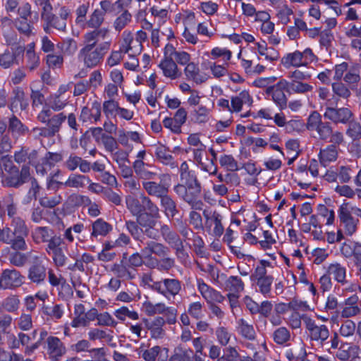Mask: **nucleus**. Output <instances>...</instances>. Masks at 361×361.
Listing matches in <instances>:
<instances>
[{"instance_id": "f257e3e1", "label": "nucleus", "mask_w": 361, "mask_h": 361, "mask_svg": "<svg viewBox=\"0 0 361 361\" xmlns=\"http://www.w3.org/2000/svg\"><path fill=\"white\" fill-rule=\"evenodd\" d=\"M338 229L344 237H352L358 231L361 208L350 202H343L338 209Z\"/></svg>"}, {"instance_id": "f03ea898", "label": "nucleus", "mask_w": 361, "mask_h": 361, "mask_svg": "<svg viewBox=\"0 0 361 361\" xmlns=\"http://www.w3.org/2000/svg\"><path fill=\"white\" fill-rule=\"evenodd\" d=\"M197 287L202 298L209 304V310L212 314L218 319H222L224 317V312L215 303L222 302L224 300V296L207 284L202 279H197Z\"/></svg>"}, {"instance_id": "7ed1b4c3", "label": "nucleus", "mask_w": 361, "mask_h": 361, "mask_svg": "<svg viewBox=\"0 0 361 361\" xmlns=\"http://www.w3.org/2000/svg\"><path fill=\"white\" fill-rule=\"evenodd\" d=\"M110 44L105 42L97 47H83L78 53V58L85 67L92 68L98 66L109 49Z\"/></svg>"}, {"instance_id": "20e7f679", "label": "nucleus", "mask_w": 361, "mask_h": 361, "mask_svg": "<svg viewBox=\"0 0 361 361\" xmlns=\"http://www.w3.org/2000/svg\"><path fill=\"white\" fill-rule=\"evenodd\" d=\"M317 59L310 48H306L302 51L296 50L285 54L281 59V64L286 68L290 67L299 68L307 66Z\"/></svg>"}, {"instance_id": "39448f33", "label": "nucleus", "mask_w": 361, "mask_h": 361, "mask_svg": "<svg viewBox=\"0 0 361 361\" xmlns=\"http://www.w3.org/2000/svg\"><path fill=\"white\" fill-rule=\"evenodd\" d=\"M302 322L308 331L310 340L324 345L330 336L329 328L324 324H317L308 315L302 317Z\"/></svg>"}, {"instance_id": "423d86ee", "label": "nucleus", "mask_w": 361, "mask_h": 361, "mask_svg": "<svg viewBox=\"0 0 361 361\" xmlns=\"http://www.w3.org/2000/svg\"><path fill=\"white\" fill-rule=\"evenodd\" d=\"M37 118L40 123L46 124L50 133L54 136L61 130L62 124L66 120V116L63 112L52 115L51 109L44 107L39 111Z\"/></svg>"}, {"instance_id": "0eeeda50", "label": "nucleus", "mask_w": 361, "mask_h": 361, "mask_svg": "<svg viewBox=\"0 0 361 361\" xmlns=\"http://www.w3.org/2000/svg\"><path fill=\"white\" fill-rule=\"evenodd\" d=\"M306 129L310 132H317L320 140L329 138L332 133L331 125L329 123L323 122L321 115L317 111H313L308 116Z\"/></svg>"}, {"instance_id": "6e6552de", "label": "nucleus", "mask_w": 361, "mask_h": 361, "mask_svg": "<svg viewBox=\"0 0 361 361\" xmlns=\"http://www.w3.org/2000/svg\"><path fill=\"white\" fill-rule=\"evenodd\" d=\"M159 183L155 181H143L142 187L150 196L162 197L169 192L170 188L171 176L166 173H161L158 176Z\"/></svg>"}, {"instance_id": "1a4fd4ad", "label": "nucleus", "mask_w": 361, "mask_h": 361, "mask_svg": "<svg viewBox=\"0 0 361 361\" xmlns=\"http://www.w3.org/2000/svg\"><path fill=\"white\" fill-rule=\"evenodd\" d=\"M11 226L13 228V234L16 237L13 246L20 250H27L25 238L29 233V229L25 221L20 216H15L11 219Z\"/></svg>"}, {"instance_id": "9d476101", "label": "nucleus", "mask_w": 361, "mask_h": 361, "mask_svg": "<svg viewBox=\"0 0 361 361\" xmlns=\"http://www.w3.org/2000/svg\"><path fill=\"white\" fill-rule=\"evenodd\" d=\"M287 80L281 79L275 85L267 88V94L271 96L272 101L280 110H283L287 107L288 99L285 94V91L288 93V87L286 85Z\"/></svg>"}, {"instance_id": "9b49d317", "label": "nucleus", "mask_w": 361, "mask_h": 361, "mask_svg": "<svg viewBox=\"0 0 361 361\" xmlns=\"http://www.w3.org/2000/svg\"><path fill=\"white\" fill-rule=\"evenodd\" d=\"M24 276L15 269H6L0 275V289L13 290L23 285Z\"/></svg>"}, {"instance_id": "f8f14e48", "label": "nucleus", "mask_w": 361, "mask_h": 361, "mask_svg": "<svg viewBox=\"0 0 361 361\" xmlns=\"http://www.w3.org/2000/svg\"><path fill=\"white\" fill-rule=\"evenodd\" d=\"M181 289V283L178 279H164L152 284V290L167 299L177 295Z\"/></svg>"}, {"instance_id": "ddd939ff", "label": "nucleus", "mask_w": 361, "mask_h": 361, "mask_svg": "<svg viewBox=\"0 0 361 361\" xmlns=\"http://www.w3.org/2000/svg\"><path fill=\"white\" fill-rule=\"evenodd\" d=\"M147 36L145 32L139 30L134 38L129 31H124L122 34L123 48L126 51H131L135 54H140L142 50V42L145 41Z\"/></svg>"}, {"instance_id": "4468645a", "label": "nucleus", "mask_w": 361, "mask_h": 361, "mask_svg": "<svg viewBox=\"0 0 361 361\" xmlns=\"http://www.w3.org/2000/svg\"><path fill=\"white\" fill-rule=\"evenodd\" d=\"M338 314L341 317L348 319L355 317L361 314V304L356 294L345 298L340 305Z\"/></svg>"}, {"instance_id": "2eb2a0df", "label": "nucleus", "mask_w": 361, "mask_h": 361, "mask_svg": "<svg viewBox=\"0 0 361 361\" xmlns=\"http://www.w3.org/2000/svg\"><path fill=\"white\" fill-rule=\"evenodd\" d=\"M193 159L197 167L200 170L205 171L210 176H214L217 172V166L214 164V159L206 158V161H203L204 154H206V146L195 147L192 152Z\"/></svg>"}, {"instance_id": "dca6fc26", "label": "nucleus", "mask_w": 361, "mask_h": 361, "mask_svg": "<svg viewBox=\"0 0 361 361\" xmlns=\"http://www.w3.org/2000/svg\"><path fill=\"white\" fill-rule=\"evenodd\" d=\"M203 216L205 219L206 227L209 229L212 228V235L215 237H220L224 231L222 224L223 216L217 211L212 209H204Z\"/></svg>"}, {"instance_id": "f3484780", "label": "nucleus", "mask_w": 361, "mask_h": 361, "mask_svg": "<svg viewBox=\"0 0 361 361\" xmlns=\"http://www.w3.org/2000/svg\"><path fill=\"white\" fill-rule=\"evenodd\" d=\"M174 192L187 202L192 209L202 210L204 206L203 202L199 199L197 194H194L192 190H189L184 184H178L173 188Z\"/></svg>"}, {"instance_id": "a211bd4d", "label": "nucleus", "mask_w": 361, "mask_h": 361, "mask_svg": "<svg viewBox=\"0 0 361 361\" xmlns=\"http://www.w3.org/2000/svg\"><path fill=\"white\" fill-rule=\"evenodd\" d=\"M324 116L326 118L336 123L346 124L350 121L353 116L352 111L347 107L326 108Z\"/></svg>"}, {"instance_id": "6ab92c4d", "label": "nucleus", "mask_w": 361, "mask_h": 361, "mask_svg": "<svg viewBox=\"0 0 361 361\" xmlns=\"http://www.w3.org/2000/svg\"><path fill=\"white\" fill-rule=\"evenodd\" d=\"M46 345L47 353L51 360H59L66 353L65 345L58 337H47Z\"/></svg>"}, {"instance_id": "aec40b11", "label": "nucleus", "mask_w": 361, "mask_h": 361, "mask_svg": "<svg viewBox=\"0 0 361 361\" xmlns=\"http://www.w3.org/2000/svg\"><path fill=\"white\" fill-rule=\"evenodd\" d=\"M323 269L338 283L341 285L347 283V268L344 264L333 261L326 264Z\"/></svg>"}, {"instance_id": "412c9836", "label": "nucleus", "mask_w": 361, "mask_h": 361, "mask_svg": "<svg viewBox=\"0 0 361 361\" xmlns=\"http://www.w3.org/2000/svg\"><path fill=\"white\" fill-rule=\"evenodd\" d=\"M159 226L160 227V232L164 240L171 247L176 250L177 253L182 251L183 245L182 240L179 235L167 224L159 222Z\"/></svg>"}, {"instance_id": "4be33fe9", "label": "nucleus", "mask_w": 361, "mask_h": 361, "mask_svg": "<svg viewBox=\"0 0 361 361\" xmlns=\"http://www.w3.org/2000/svg\"><path fill=\"white\" fill-rule=\"evenodd\" d=\"M154 219L148 218V215L141 216L137 219V223L143 228V233L149 238L156 241L161 236L159 223Z\"/></svg>"}, {"instance_id": "5701e85b", "label": "nucleus", "mask_w": 361, "mask_h": 361, "mask_svg": "<svg viewBox=\"0 0 361 361\" xmlns=\"http://www.w3.org/2000/svg\"><path fill=\"white\" fill-rule=\"evenodd\" d=\"M101 118V104L97 101H94L91 104V107L84 106L82 109L80 120L82 123H94L100 120Z\"/></svg>"}, {"instance_id": "b1692460", "label": "nucleus", "mask_w": 361, "mask_h": 361, "mask_svg": "<svg viewBox=\"0 0 361 361\" xmlns=\"http://www.w3.org/2000/svg\"><path fill=\"white\" fill-rule=\"evenodd\" d=\"M133 168L136 175L144 181H151L158 177L156 171L152 170L155 168L153 165L141 161H134Z\"/></svg>"}, {"instance_id": "393cba45", "label": "nucleus", "mask_w": 361, "mask_h": 361, "mask_svg": "<svg viewBox=\"0 0 361 361\" xmlns=\"http://www.w3.org/2000/svg\"><path fill=\"white\" fill-rule=\"evenodd\" d=\"M184 74L188 80H190L197 85L202 84L207 81L208 76L202 72L197 63L190 62L184 68Z\"/></svg>"}, {"instance_id": "a878e982", "label": "nucleus", "mask_w": 361, "mask_h": 361, "mask_svg": "<svg viewBox=\"0 0 361 361\" xmlns=\"http://www.w3.org/2000/svg\"><path fill=\"white\" fill-rule=\"evenodd\" d=\"M141 252L142 255H147V257L155 255L161 258L168 256L170 253V249L163 243L157 241H148L142 249Z\"/></svg>"}, {"instance_id": "bb28decb", "label": "nucleus", "mask_w": 361, "mask_h": 361, "mask_svg": "<svg viewBox=\"0 0 361 361\" xmlns=\"http://www.w3.org/2000/svg\"><path fill=\"white\" fill-rule=\"evenodd\" d=\"M142 357L145 361H167L169 349L155 345L143 351Z\"/></svg>"}, {"instance_id": "cd10ccee", "label": "nucleus", "mask_w": 361, "mask_h": 361, "mask_svg": "<svg viewBox=\"0 0 361 361\" xmlns=\"http://www.w3.org/2000/svg\"><path fill=\"white\" fill-rule=\"evenodd\" d=\"M252 102V99L248 91L243 90L231 98L230 113H238L242 110L243 105L250 106Z\"/></svg>"}, {"instance_id": "c85d7f7f", "label": "nucleus", "mask_w": 361, "mask_h": 361, "mask_svg": "<svg viewBox=\"0 0 361 361\" xmlns=\"http://www.w3.org/2000/svg\"><path fill=\"white\" fill-rule=\"evenodd\" d=\"M28 106V99L26 98L24 92L20 88L13 90V97L9 108L12 112H18L19 110H25Z\"/></svg>"}, {"instance_id": "c756f323", "label": "nucleus", "mask_w": 361, "mask_h": 361, "mask_svg": "<svg viewBox=\"0 0 361 361\" xmlns=\"http://www.w3.org/2000/svg\"><path fill=\"white\" fill-rule=\"evenodd\" d=\"M168 361H193V350L183 345L174 348Z\"/></svg>"}, {"instance_id": "7c9ffc66", "label": "nucleus", "mask_w": 361, "mask_h": 361, "mask_svg": "<svg viewBox=\"0 0 361 361\" xmlns=\"http://www.w3.org/2000/svg\"><path fill=\"white\" fill-rule=\"evenodd\" d=\"M47 276V269L42 264H32L28 269V279L37 285L44 282Z\"/></svg>"}, {"instance_id": "2f4dec72", "label": "nucleus", "mask_w": 361, "mask_h": 361, "mask_svg": "<svg viewBox=\"0 0 361 361\" xmlns=\"http://www.w3.org/2000/svg\"><path fill=\"white\" fill-rule=\"evenodd\" d=\"M54 231L49 226H37L31 233L33 241L37 244L47 243L54 235Z\"/></svg>"}, {"instance_id": "473e14b6", "label": "nucleus", "mask_w": 361, "mask_h": 361, "mask_svg": "<svg viewBox=\"0 0 361 361\" xmlns=\"http://www.w3.org/2000/svg\"><path fill=\"white\" fill-rule=\"evenodd\" d=\"M92 231L90 233L92 239L97 238L98 236L105 237L113 229L112 226L102 219H97L92 224Z\"/></svg>"}, {"instance_id": "72a5a7b5", "label": "nucleus", "mask_w": 361, "mask_h": 361, "mask_svg": "<svg viewBox=\"0 0 361 361\" xmlns=\"http://www.w3.org/2000/svg\"><path fill=\"white\" fill-rule=\"evenodd\" d=\"M236 330L242 337L249 341H253L256 338L253 325L243 318L236 320Z\"/></svg>"}, {"instance_id": "f704fd0d", "label": "nucleus", "mask_w": 361, "mask_h": 361, "mask_svg": "<svg viewBox=\"0 0 361 361\" xmlns=\"http://www.w3.org/2000/svg\"><path fill=\"white\" fill-rule=\"evenodd\" d=\"M111 271L122 281L132 280L136 276V271L130 270L127 264L115 263L111 267Z\"/></svg>"}, {"instance_id": "c9c22d12", "label": "nucleus", "mask_w": 361, "mask_h": 361, "mask_svg": "<svg viewBox=\"0 0 361 361\" xmlns=\"http://www.w3.org/2000/svg\"><path fill=\"white\" fill-rule=\"evenodd\" d=\"M288 94H305L313 90V86L304 81L287 80Z\"/></svg>"}, {"instance_id": "e433bc0d", "label": "nucleus", "mask_w": 361, "mask_h": 361, "mask_svg": "<svg viewBox=\"0 0 361 361\" xmlns=\"http://www.w3.org/2000/svg\"><path fill=\"white\" fill-rule=\"evenodd\" d=\"M165 77L171 80L176 79L179 76L178 66L173 59H163L159 65Z\"/></svg>"}, {"instance_id": "4c0bfd02", "label": "nucleus", "mask_w": 361, "mask_h": 361, "mask_svg": "<svg viewBox=\"0 0 361 361\" xmlns=\"http://www.w3.org/2000/svg\"><path fill=\"white\" fill-rule=\"evenodd\" d=\"M41 17L44 22L49 23L53 28L61 32H65L66 30V21L53 14L52 10L47 12H42Z\"/></svg>"}, {"instance_id": "58836bf2", "label": "nucleus", "mask_w": 361, "mask_h": 361, "mask_svg": "<svg viewBox=\"0 0 361 361\" xmlns=\"http://www.w3.org/2000/svg\"><path fill=\"white\" fill-rule=\"evenodd\" d=\"M160 205L168 219L173 218L178 213L176 202L168 193L160 198Z\"/></svg>"}, {"instance_id": "ea45409f", "label": "nucleus", "mask_w": 361, "mask_h": 361, "mask_svg": "<svg viewBox=\"0 0 361 361\" xmlns=\"http://www.w3.org/2000/svg\"><path fill=\"white\" fill-rule=\"evenodd\" d=\"M165 322L166 321L163 317H157L147 324V329L152 338L157 339L164 337L165 331L163 327Z\"/></svg>"}, {"instance_id": "a19ab883", "label": "nucleus", "mask_w": 361, "mask_h": 361, "mask_svg": "<svg viewBox=\"0 0 361 361\" xmlns=\"http://www.w3.org/2000/svg\"><path fill=\"white\" fill-rule=\"evenodd\" d=\"M224 288L229 293L238 294L244 290V283L240 277L231 276L226 278Z\"/></svg>"}, {"instance_id": "79ce46f5", "label": "nucleus", "mask_w": 361, "mask_h": 361, "mask_svg": "<svg viewBox=\"0 0 361 361\" xmlns=\"http://www.w3.org/2000/svg\"><path fill=\"white\" fill-rule=\"evenodd\" d=\"M9 167L10 176H5L3 179V183L7 186L18 188L23 185L22 181L19 178L18 169L16 166H13L11 162L8 165L5 164V169L7 170Z\"/></svg>"}, {"instance_id": "37998d69", "label": "nucleus", "mask_w": 361, "mask_h": 361, "mask_svg": "<svg viewBox=\"0 0 361 361\" xmlns=\"http://www.w3.org/2000/svg\"><path fill=\"white\" fill-rule=\"evenodd\" d=\"M207 55L212 60L220 59V61H222L224 64H228L232 57V52L226 47H216L211 50L209 54H207Z\"/></svg>"}, {"instance_id": "c03bdc74", "label": "nucleus", "mask_w": 361, "mask_h": 361, "mask_svg": "<svg viewBox=\"0 0 361 361\" xmlns=\"http://www.w3.org/2000/svg\"><path fill=\"white\" fill-rule=\"evenodd\" d=\"M154 153L156 157L163 164L169 165L173 168L177 166L173 161V156L169 153V149L166 146L163 145L157 146Z\"/></svg>"}, {"instance_id": "a18cd8bd", "label": "nucleus", "mask_w": 361, "mask_h": 361, "mask_svg": "<svg viewBox=\"0 0 361 361\" xmlns=\"http://www.w3.org/2000/svg\"><path fill=\"white\" fill-rule=\"evenodd\" d=\"M42 313L52 320H59L64 314V306L62 304H54L52 305H44Z\"/></svg>"}, {"instance_id": "49530a36", "label": "nucleus", "mask_w": 361, "mask_h": 361, "mask_svg": "<svg viewBox=\"0 0 361 361\" xmlns=\"http://www.w3.org/2000/svg\"><path fill=\"white\" fill-rule=\"evenodd\" d=\"M338 157V151L335 145H331L319 152L320 163L326 166L329 163L336 160Z\"/></svg>"}, {"instance_id": "de8ad7c7", "label": "nucleus", "mask_w": 361, "mask_h": 361, "mask_svg": "<svg viewBox=\"0 0 361 361\" xmlns=\"http://www.w3.org/2000/svg\"><path fill=\"white\" fill-rule=\"evenodd\" d=\"M1 202L5 214L6 213L10 219L16 216L17 204L12 195L8 194L3 197L1 200Z\"/></svg>"}, {"instance_id": "09e8293b", "label": "nucleus", "mask_w": 361, "mask_h": 361, "mask_svg": "<svg viewBox=\"0 0 361 361\" xmlns=\"http://www.w3.org/2000/svg\"><path fill=\"white\" fill-rule=\"evenodd\" d=\"M180 179L189 190H192L194 194H197L200 196L202 187L200 183L197 180L195 171L188 173L187 175L181 177Z\"/></svg>"}, {"instance_id": "8fccbe9b", "label": "nucleus", "mask_w": 361, "mask_h": 361, "mask_svg": "<svg viewBox=\"0 0 361 361\" xmlns=\"http://www.w3.org/2000/svg\"><path fill=\"white\" fill-rule=\"evenodd\" d=\"M89 183H90V179L86 176L71 174L64 183H61V184L70 188H82Z\"/></svg>"}, {"instance_id": "3c124183", "label": "nucleus", "mask_w": 361, "mask_h": 361, "mask_svg": "<svg viewBox=\"0 0 361 361\" xmlns=\"http://www.w3.org/2000/svg\"><path fill=\"white\" fill-rule=\"evenodd\" d=\"M127 208L130 210L133 216H137V219L143 215H148L143 213V204L140 201L132 196H128L126 198Z\"/></svg>"}, {"instance_id": "603ef678", "label": "nucleus", "mask_w": 361, "mask_h": 361, "mask_svg": "<svg viewBox=\"0 0 361 361\" xmlns=\"http://www.w3.org/2000/svg\"><path fill=\"white\" fill-rule=\"evenodd\" d=\"M291 335L290 331L285 326H281L276 329L272 334L274 341L281 345H285L290 340Z\"/></svg>"}, {"instance_id": "864d4df0", "label": "nucleus", "mask_w": 361, "mask_h": 361, "mask_svg": "<svg viewBox=\"0 0 361 361\" xmlns=\"http://www.w3.org/2000/svg\"><path fill=\"white\" fill-rule=\"evenodd\" d=\"M210 110L205 106L200 105L191 112L192 121L196 123H205L209 121Z\"/></svg>"}, {"instance_id": "5fc2aeb1", "label": "nucleus", "mask_w": 361, "mask_h": 361, "mask_svg": "<svg viewBox=\"0 0 361 361\" xmlns=\"http://www.w3.org/2000/svg\"><path fill=\"white\" fill-rule=\"evenodd\" d=\"M257 51L260 56H264L267 61L272 62L279 59V54L276 50L268 48L265 42L257 43Z\"/></svg>"}, {"instance_id": "6e6d98bb", "label": "nucleus", "mask_w": 361, "mask_h": 361, "mask_svg": "<svg viewBox=\"0 0 361 361\" xmlns=\"http://www.w3.org/2000/svg\"><path fill=\"white\" fill-rule=\"evenodd\" d=\"M306 128V124L302 120L295 118L288 121L284 130L286 133L289 134L300 133L303 132Z\"/></svg>"}, {"instance_id": "4d7b16f0", "label": "nucleus", "mask_w": 361, "mask_h": 361, "mask_svg": "<svg viewBox=\"0 0 361 361\" xmlns=\"http://www.w3.org/2000/svg\"><path fill=\"white\" fill-rule=\"evenodd\" d=\"M166 305L163 302L152 303L147 300L142 303V310L148 316L161 314L164 312Z\"/></svg>"}, {"instance_id": "13d9d810", "label": "nucleus", "mask_w": 361, "mask_h": 361, "mask_svg": "<svg viewBox=\"0 0 361 361\" xmlns=\"http://www.w3.org/2000/svg\"><path fill=\"white\" fill-rule=\"evenodd\" d=\"M130 51H126L123 50V41H121L119 46V49L117 51H112L106 59V65L109 66V67H113L119 64L123 59L124 54H126V53H129Z\"/></svg>"}, {"instance_id": "bf43d9fd", "label": "nucleus", "mask_w": 361, "mask_h": 361, "mask_svg": "<svg viewBox=\"0 0 361 361\" xmlns=\"http://www.w3.org/2000/svg\"><path fill=\"white\" fill-rule=\"evenodd\" d=\"M89 8V2H83L76 8L75 11L76 15L75 23L83 28L85 27V23L87 20L86 16Z\"/></svg>"}, {"instance_id": "052dcab7", "label": "nucleus", "mask_w": 361, "mask_h": 361, "mask_svg": "<svg viewBox=\"0 0 361 361\" xmlns=\"http://www.w3.org/2000/svg\"><path fill=\"white\" fill-rule=\"evenodd\" d=\"M274 281V278L270 276L256 280L258 287L257 291L262 293L264 297H271V288Z\"/></svg>"}, {"instance_id": "680f3d73", "label": "nucleus", "mask_w": 361, "mask_h": 361, "mask_svg": "<svg viewBox=\"0 0 361 361\" xmlns=\"http://www.w3.org/2000/svg\"><path fill=\"white\" fill-rule=\"evenodd\" d=\"M104 11L95 9L90 16L89 19L86 20L85 27L99 28L104 21Z\"/></svg>"}, {"instance_id": "e2e57ef3", "label": "nucleus", "mask_w": 361, "mask_h": 361, "mask_svg": "<svg viewBox=\"0 0 361 361\" xmlns=\"http://www.w3.org/2000/svg\"><path fill=\"white\" fill-rule=\"evenodd\" d=\"M357 325L350 319H345L341 323L339 329V334L344 338L352 337L356 332Z\"/></svg>"}, {"instance_id": "0e129e2a", "label": "nucleus", "mask_w": 361, "mask_h": 361, "mask_svg": "<svg viewBox=\"0 0 361 361\" xmlns=\"http://www.w3.org/2000/svg\"><path fill=\"white\" fill-rule=\"evenodd\" d=\"M114 314L115 317L121 321H125L127 317L133 320H137L139 319V314L137 312L130 310L126 306H122L121 307L116 309Z\"/></svg>"}, {"instance_id": "69168bd1", "label": "nucleus", "mask_w": 361, "mask_h": 361, "mask_svg": "<svg viewBox=\"0 0 361 361\" xmlns=\"http://www.w3.org/2000/svg\"><path fill=\"white\" fill-rule=\"evenodd\" d=\"M276 17L280 23L283 25H287L290 21V16L293 14V11L287 3L283 6L276 8Z\"/></svg>"}, {"instance_id": "338daca9", "label": "nucleus", "mask_w": 361, "mask_h": 361, "mask_svg": "<svg viewBox=\"0 0 361 361\" xmlns=\"http://www.w3.org/2000/svg\"><path fill=\"white\" fill-rule=\"evenodd\" d=\"M331 87L334 94L339 98L348 99L351 95L350 89L341 81L333 82Z\"/></svg>"}, {"instance_id": "774afa93", "label": "nucleus", "mask_w": 361, "mask_h": 361, "mask_svg": "<svg viewBox=\"0 0 361 361\" xmlns=\"http://www.w3.org/2000/svg\"><path fill=\"white\" fill-rule=\"evenodd\" d=\"M353 167L350 165L341 166L336 171V177L341 183H348L351 180Z\"/></svg>"}]
</instances>
